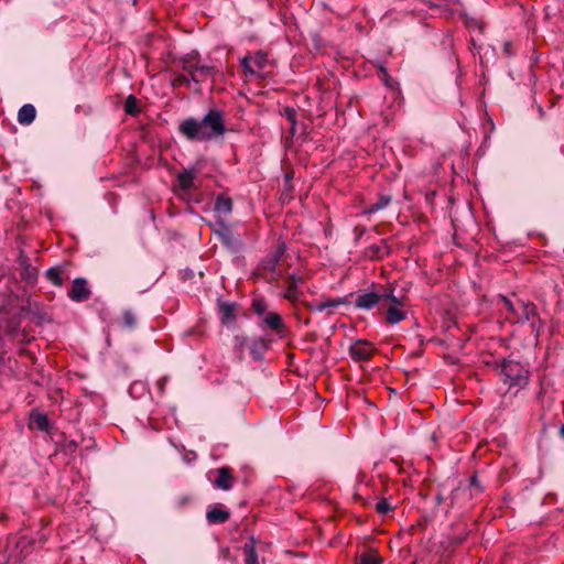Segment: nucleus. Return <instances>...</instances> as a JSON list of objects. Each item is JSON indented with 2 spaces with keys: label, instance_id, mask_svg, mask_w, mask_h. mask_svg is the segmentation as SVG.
Here are the masks:
<instances>
[{
  "label": "nucleus",
  "instance_id": "f257e3e1",
  "mask_svg": "<svg viewBox=\"0 0 564 564\" xmlns=\"http://www.w3.org/2000/svg\"><path fill=\"white\" fill-rule=\"evenodd\" d=\"M209 74V67H199L194 59H186L183 62L182 72L172 78V86L174 88L186 87L193 91H199V83L206 80Z\"/></svg>",
  "mask_w": 564,
  "mask_h": 564
},
{
  "label": "nucleus",
  "instance_id": "f03ea898",
  "mask_svg": "<svg viewBox=\"0 0 564 564\" xmlns=\"http://www.w3.org/2000/svg\"><path fill=\"white\" fill-rule=\"evenodd\" d=\"M180 133L189 141L203 142L212 138V109L202 119L187 118L178 126Z\"/></svg>",
  "mask_w": 564,
  "mask_h": 564
},
{
  "label": "nucleus",
  "instance_id": "7ed1b4c3",
  "mask_svg": "<svg viewBox=\"0 0 564 564\" xmlns=\"http://www.w3.org/2000/svg\"><path fill=\"white\" fill-rule=\"evenodd\" d=\"M214 209L220 216H227L232 210V199L227 194L218 195L216 203L214 205ZM214 234H217L224 246L227 248H231L234 246V237L230 231V227L226 220V217H220L217 221V228L214 227Z\"/></svg>",
  "mask_w": 564,
  "mask_h": 564
},
{
  "label": "nucleus",
  "instance_id": "20e7f679",
  "mask_svg": "<svg viewBox=\"0 0 564 564\" xmlns=\"http://www.w3.org/2000/svg\"><path fill=\"white\" fill-rule=\"evenodd\" d=\"M237 315L238 306L236 303L218 300L219 334L237 328Z\"/></svg>",
  "mask_w": 564,
  "mask_h": 564
},
{
  "label": "nucleus",
  "instance_id": "39448f33",
  "mask_svg": "<svg viewBox=\"0 0 564 564\" xmlns=\"http://www.w3.org/2000/svg\"><path fill=\"white\" fill-rule=\"evenodd\" d=\"M502 372L510 384L522 386L528 380V371L519 362L512 360L503 362Z\"/></svg>",
  "mask_w": 564,
  "mask_h": 564
},
{
  "label": "nucleus",
  "instance_id": "423d86ee",
  "mask_svg": "<svg viewBox=\"0 0 564 564\" xmlns=\"http://www.w3.org/2000/svg\"><path fill=\"white\" fill-rule=\"evenodd\" d=\"M382 296L390 301V305L387 311L386 319L390 324H395L405 318V313L401 310L404 305L402 299H398L393 295V289L390 288L387 292L382 293Z\"/></svg>",
  "mask_w": 564,
  "mask_h": 564
},
{
  "label": "nucleus",
  "instance_id": "0eeeda50",
  "mask_svg": "<svg viewBox=\"0 0 564 564\" xmlns=\"http://www.w3.org/2000/svg\"><path fill=\"white\" fill-rule=\"evenodd\" d=\"M268 64L269 61L267 55L261 52L248 55L242 59V66L245 67L246 73L252 76L263 77V70Z\"/></svg>",
  "mask_w": 564,
  "mask_h": 564
},
{
  "label": "nucleus",
  "instance_id": "6e6552de",
  "mask_svg": "<svg viewBox=\"0 0 564 564\" xmlns=\"http://www.w3.org/2000/svg\"><path fill=\"white\" fill-rule=\"evenodd\" d=\"M67 294L74 302H84L89 299L91 292L87 281L83 278H77L73 281L72 288L68 290Z\"/></svg>",
  "mask_w": 564,
  "mask_h": 564
},
{
  "label": "nucleus",
  "instance_id": "1a4fd4ad",
  "mask_svg": "<svg viewBox=\"0 0 564 564\" xmlns=\"http://www.w3.org/2000/svg\"><path fill=\"white\" fill-rule=\"evenodd\" d=\"M198 170L196 167H191L188 170H184L182 173L177 175V188L183 193H188L191 189L196 187V176Z\"/></svg>",
  "mask_w": 564,
  "mask_h": 564
},
{
  "label": "nucleus",
  "instance_id": "9d476101",
  "mask_svg": "<svg viewBox=\"0 0 564 564\" xmlns=\"http://www.w3.org/2000/svg\"><path fill=\"white\" fill-rule=\"evenodd\" d=\"M235 477L232 475V469L229 467H221L217 469L216 477L214 479V485L221 490H230L234 486Z\"/></svg>",
  "mask_w": 564,
  "mask_h": 564
},
{
  "label": "nucleus",
  "instance_id": "9b49d317",
  "mask_svg": "<svg viewBox=\"0 0 564 564\" xmlns=\"http://www.w3.org/2000/svg\"><path fill=\"white\" fill-rule=\"evenodd\" d=\"M373 351V347L366 340H357L350 347V355L357 361L368 360Z\"/></svg>",
  "mask_w": 564,
  "mask_h": 564
},
{
  "label": "nucleus",
  "instance_id": "f8f14e48",
  "mask_svg": "<svg viewBox=\"0 0 564 564\" xmlns=\"http://www.w3.org/2000/svg\"><path fill=\"white\" fill-rule=\"evenodd\" d=\"M30 427H35L42 432H48L51 425L47 415L35 410L32 411L30 414Z\"/></svg>",
  "mask_w": 564,
  "mask_h": 564
},
{
  "label": "nucleus",
  "instance_id": "ddd939ff",
  "mask_svg": "<svg viewBox=\"0 0 564 564\" xmlns=\"http://www.w3.org/2000/svg\"><path fill=\"white\" fill-rule=\"evenodd\" d=\"M35 116L36 110L34 106L31 104H25L20 108L18 112V121L19 123L26 126L34 121Z\"/></svg>",
  "mask_w": 564,
  "mask_h": 564
},
{
  "label": "nucleus",
  "instance_id": "4468645a",
  "mask_svg": "<svg viewBox=\"0 0 564 564\" xmlns=\"http://www.w3.org/2000/svg\"><path fill=\"white\" fill-rule=\"evenodd\" d=\"M263 323L271 329L275 330L279 334H282L284 324L282 322L281 316L275 312L268 313L264 318Z\"/></svg>",
  "mask_w": 564,
  "mask_h": 564
},
{
  "label": "nucleus",
  "instance_id": "2eb2a0df",
  "mask_svg": "<svg viewBox=\"0 0 564 564\" xmlns=\"http://www.w3.org/2000/svg\"><path fill=\"white\" fill-rule=\"evenodd\" d=\"M380 299H384L381 295L377 294V293H368V294H364V295H360L358 299H357V306L360 307V308H370L372 307L375 304H377L379 302Z\"/></svg>",
  "mask_w": 564,
  "mask_h": 564
},
{
  "label": "nucleus",
  "instance_id": "dca6fc26",
  "mask_svg": "<svg viewBox=\"0 0 564 564\" xmlns=\"http://www.w3.org/2000/svg\"><path fill=\"white\" fill-rule=\"evenodd\" d=\"M226 131V126L223 119V115L219 111L214 110V142Z\"/></svg>",
  "mask_w": 564,
  "mask_h": 564
},
{
  "label": "nucleus",
  "instance_id": "f3484780",
  "mask_svg": "<svg viewBox=\"0 0 564 564\" xmlns=\"http://www.w3.org/2000/svg\"><path fill=\"white\" fill-rule=\"evenodd\" d=\"M302 281H303L302 278H296L294 275H291L289 278L290 285L284 294V297L288 299L289 301H295L297 299L296 284Z\"/></svg>",
  "mask_w": 564,
  "mask_h": 564
},
{
  "label": "nucleus",
  "instance_id": "a211bd4d",
  "mask_svg": "<svg viewBox=\"0 0 564 564\" xmlns=\"http://www.w3.org/2000/svg\"><path fill=\"white\" fill-rule=\"evenodd\" d=\"M382 558L375 552L364 553L356 557V564H381Z\"/></svg>",
  "mask_w": 564,
  "mask_h": 564
},
{
  "label": "nucleus",
  "instance_id": "6ab92c4d",
  "mask_svg": "<svg viewBox=\"0 0 564 564\" xmlns=\"http://www.w3.org/2000/svg\"><path fill=\"white\" fill-rule=\"evenodd\" d=\"M47 280L52 282L55 286H62L64 281L62 279V270L61 268L53 267L50 268L45 273Z\"/></svg>",
  "mask_w": 564,
  "mask_h": 564
},
{
  "label": "nucleus",
  "instance_id": "aec40b11",
  "mask_svg": "<svg viewBox=\"0 0 564 564\" xmlns=\"http://www.w3.org/2000/svg\"><path fill=\"white\" fill-rule=\"evenodd\" d=\"M124 112L130 116H137L140 112L135 96L129 95L123 105Z\"/></svg>",
  "mask_w": 564,
  "mask_h": 564
},
{
  "label": "nucleus",
  "instance_id": "412c9836",
  "mask_svg": "<svg viewBox=\"0 0 564 564\" xmlns=\"http://www.w3.org/2000/svg\"><path fill=\"white\" fill-rule=\"evenodd\" d=\"M243 551L246 555V564H259L253 540L245 545Z\"/></svg>",
  "mask_w": 564,
  "mask_h": 564
},
{
  "label": "nucleus",
  "instance_id": "4be33fe9",
  "mask_svg": "<svg viewBox=\"0 0 564 564\" xmlns=\"http://www.w3.org/2000/svg\"><path fill=\"white\" fill-rule=\"evenodd\" d=\"M519 308L521 310V312L517 313L518 321H529L531 316L535 314V308L532 304L521 303L519 305Z\"/></svg>",
  "mask_w": 564,
  "mask_h": 564
},
{
  "label": "nucleus",
  "instance_id": "5701e85b",
  "mask_svg": "<svg viewBox=\"0 0 564 564\" xmlns=\"http://www.w3.org/2000/svg\"><path fill=\"white\" fill-rule=\"evenodd\" d=\"M230 517V512L220 505L214 506V523H224Z\"/></svg>",
  "mask_w": 564,
  "mask_h": 564
},
{
  "label": "nucleus",
  "instance_id": "b1692460",
  "mask_svg": "<svg viewBox=\"0 0 564 564\" xmlns=\"http://www.w3.org/2000/svg\"><path fill=\"white\" fill-rule=\"evenodd\" d=\"M21 278L28 283H34L37 278L36 268L32 267L31 264H26L21 272Z\"/></svg>",
  "mask_w": 564,
  "mask_h": 564
},
{
  "label": "nucleus",
  "instance_id": "393cba45",
  "mask_svg": "<svg viewBox=\"0 0 564 564\" xmlns=\"http://www.w3.org/2000/svg\"><path fill=\"white\" fill-rule=\"evenodd\" d=\"M137 323V318H135V315L132 311H124L122 316H121V319H120V324L123 326V327H127V328H132Z\"/></svg>",
  "mask_w": 564,
  "mask_h": 564
},
{
  "label": "nucleus",
  "instance_id": "a878e982",
  "mask_svg": "<svg viewBox=\"0 0 564 564\" xmlns=\"http://www.w3.org/2000/svg\"><path fill=\"white\" fill-rule=\"evenodd\" d=\"M343 303H344V301L339 300V299L338 300H329V301H326V302H323V303H317L315 305L308 304V307L311 310H316V311L322 312L325 308L335 307V306H338V305H340Z\"/></svg>",
  "mask_w": 564,
  "mask_h": 564
},
{
  "label": "nucleus",
  "instance_id": "bb28decb",
  "mask_svg": "<svg viewBox=\"0 0 564 564\" xmlns=\"http://www.w3.org/2000/svg\"><path fill=\"white\" fill-rule=\"evenodd\" d=\"M379 70L381 73V78L384 82L386 86L395 89L398 87V84L388 75L387 69L381 66Z\"/></svg>",
  "mask_w": 564,
  "mask_h": 564
},
{
  "label": "nucleus",
  "instance_id": "cd10ccee",
  "mask_svg": "<svg viewBox=\"0 0 564 564\" xmlns=\"http://www.w3.org/2000/svg\"><path fill=\"white\" fill-rule=\"evenodd\" d=\"M284 115L285 117L289 119L290 123H291V133H294L295 131V124H296V120H295V117H296V112L294 109L292 108H286L284 110Z\"/></svg>",
  "mask_w": 564,
  "mask_h": 564
},
{
  "label": "nucleus",
  "instance_id": "c85d7f7f",
  "mask_svg": "<svg viewBox=\"0 0 564 564\" xmlns=\"http://www.w3.org/2000/svg\"><path fill=\"white\" fill-rule=\"evenodd\" d=\"M169 382V377L167 376H163L161 377L160 379H158V381L155 382V387L158 389V392H159V395L162 397L164 395L165 393V387Z\"/></svg>",
  "mask_w": 564,
  "mask_h": 564
},
{
  "label": "nucleus",
  "instance_id": "c756f323",
  "mask_svg": "<svg viewBox=\"0 0 564 564\" xmlns=\"http://www.w3.org/2000/svg\"><path fill=\"white\" fill-rule=\"evenodd\" d=\"M390 203L389 197H381L379 202L375 205H372L369 209L366 210V213H373L377 212L383 207H386Z\"/></svg>",
  "mask_w": 564,
  "mask_h": 564
},
{
  "label": "nucleus",
  "instance_id": "7c9ffc66",
  "mask_svg": "<svg viewBox=\"0 0 564 564\" xmlns=\"http://www.w3.org/2000/svg\"><path fill=\"white\" fill-rule=\"evenodd\" d=\"M252 307H253V311L259 314V315H262L267 312V304L264 301L262 300H256L253 301L252 303Z\"/></svg>",
  "mask_w": 564,
  "mask_h": 564
},
{
  "label": "nucleus",
  "instance_id": "2f4dec72",
  "mask_svg": "<svg viewBox=\"0 0 564 564\" xmlns=\"http://www.w3.org/2000/svg\"><path fill=\"white\" fill-rule=\"evenodd\" d=\"M282 251H279L276 254H274L272 258H270L269 260H267L265 264H264V268L268 269V270H274L278 261H279V258H280V254H281Z\"/></svg>",
  "mask_w": 564,
  "mask_h": 564
},
{
  "label": "nucleus",
  "instance_id": "473e14b6",
  "mask_svg": "<svg viewBox=\"0 0 564 564\" xmlns=\"http://www.w3.org/2000/svg\"><path fill=\"white\" fill-rule=\"evenodd\" d=\"M376 509L380 513H387L389 510H391V506L387 500H382L377 503Z\"/></svg>",
  "mask_w": 564,
  "mask_h": 564
},
{
  "label": "nucleus",
  "instance_id": "72a5a7b5",
  "mask_svg": "<svg viewBox=\"0 0 564 564\" xmlns=\"http://www.w3.org/2000/svg\"><path fill=\"white\" fill-rule=\"evenodd\" d=\"M246 343V337L243 335H236L235 336V346L239 349L243 347Z\"/></svg>",
  "mask_w": 564,
  "mask_h": 564
},
{
  "label": "nucleus",
  "instance_id": "f704fd0d",
  "mask_svg": "<svg viewBox=\"0 0 564 564\" xmlns=\"http://www.w3.org/2000/svg\"><path fill=\"white\" fill-rule=\"evenodd\" d=\"M502 302L505 303V305L507 306V308L509 311H511L514 314L518 313V310L514 307V305L507 297H502Z\"/></svg>",
  "mask_w": 564,
  "mask_h": 564
},
{
  "label": "nucleus",
  "instance_id": "c9c22d12",
  "mask_svg": "<svg viewBox=\"0 0 564 564\" xmlns=\"http://www.w3.org/2000/svg\"><path fill=\"white\" fill-rule=\"evenodd\" d=\"M206 519L212 523V505H208L206 508Z\"/></svg>",
  "mask_w": 564,
  "mask_h": 564
},
{
  "label": "nucleus",
  "instance_id": "e433bc0d",
  "mask_svg": "<svg viewBox=\"0 0 564 564\" xmlns=\"http://www.w3.org/2000/svg\"><path fill=\"white\" fill-rule=\"evenodd\" d=\"M139 387L143 388V384H142L141 382H134V383L131 386L130 391H133L134 389H137V388H139Z\"/></svg>",
  "mask_w": 564,
  "mask_h": 564
},
{
  "label": "nucleus",
  "instance_id": "4c0bfd02",
  "mask_svg": "<svg viewBox=\"0 0 564 564\" xmlns=\"http://www.w3.org/2000/svg\"><path fill=\"white\" fill-rule=\"evenodd\" d=\"M186 501H187V498H183L180 500L178 505L182 507L185 505Z\"/></svg>",
  "mask_w": 564,
  "mask_h": 564
},
{
  "label": "nucleus",
  "instance_id": "58836bf2",
  "mask_svg": "<svg viewBox=\"0 0 564 564\" xmlns=\"http://www.w3.org/2000/svg\"><path fill=\"white\" fill-rule=\"evenodd\" d=\"M561 435L564 437V424L561 427Z\"/></svg>",
  "mask_w": 564,
  "mask_h": 564
},
{
  "label": "nucleus",
  "instance_id": "ea45409f",
  "mask_svg": "<svg viewBox=\"0 0 564 564\" xmlns=\"http://www.w3.org/2000/svg\"><path fill=\"white\" fill-rule=\"evenodd\" d=\"M471 482L476 484V478L475 477L471 478Z\"/></svg>",
  "mask_w": 564,
  "mask_h": 564
}]
</instances>
